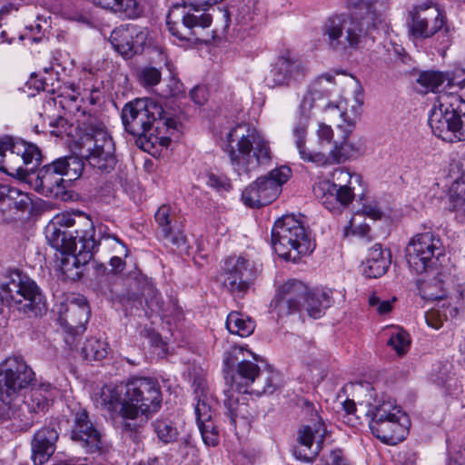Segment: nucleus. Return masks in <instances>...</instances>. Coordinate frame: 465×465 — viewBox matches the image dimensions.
I'll return each mask as SVG.
<instances>
[{
  "label": "nucleus",
  "instance_id": "f8f14e48",
  "mask_svg": "<svg viewBox=\"0 0 465 465\" xmlns=\"http://www.w3.org/2000/svg\"><path fill=\"white\" fill-rule=\"evenodd\" d=\"M37 145L14 137L0 139V171L25 181L29 171L42 162Z\"/></svg>",
  "mask_w": 465,
  "mask_h": 465
},
{
  "label": "nucleus",
  "instance_id": "4d7b16f0",
  "mask_svg": "<svg viewBox=\"0 0 465 465\" xmlns=\"http://www.w3.org/2000/svg\"><path fill=\"white\" fill-rule=\"evenodd\" d=\"M318 100L316 94H312V90L308 89L301 102L300 114H310L311 110L316 105Z\"/></svg>",
  "mask_w": 465,
  "mask_h": 465
},
{
  "label": "nucleus",
  "instance_id": "6e6d98bb",
  "mask_svg": "<svg viewBox=\"0 0 465 465\" xmlns=\"http://www.w3.org/2000/svg\"><path fill=\"white\" fill-rule=\"evenodd\" d=\"M319 464L351 465L347 458L343 455V452L341 449L331 450L329 459L325 460H321Z\"/></svg>",
  "mask_w": 465,
  "mask_h": 465
},
{
  "label": "nucleus",
  "instance_id": "3c124183",
  "mask_svg": "<svg viewBox=\"0 0 465 465\" xmlns=\"http://www.w3.org/2000/svg\"><path fill=\"white\" fill-rule=\"evenodd\" d=\"M410 343L409 335L403 331H398L393 333L388 341V344L391 346L399 355H402L406 352L410 347Z\"/></svg>",
  "mask_w": 465,
  "mask_h": 465
},
{
  "label": "nucleus",
  "instance_id": "052dcab7",
  "mask_svg": "<svg viewBox=\"0 0 465 465\" xmlns=\"http://www.w3.org/2000/svg\"><path fill=\"white\" fill-rule=\"evenodd\" d=\"M425 320L427 324L435 330H439L443 325V318L436 310L427 312L425 313Z\"/></svg>",
  "mask_w": 465,
  "mask_h": 465
},
{
  "label": "nucleus",
  "instance_id": "bb28decb",
  "mask_svg": "<svg viewBox=\"0 0 465 465\" xmlns=\"http://www.w3.org/2000/svg\"><path fill=\"white\" fill-rule=\"evenodd\" d=\"M352 125L350 124V128L337 126V131L341 133V138L333 140V148L327 157V163H344L347 160L357 158L362 153L364 149L362 142L360 139L353 141L350 138Z\"/></svg>",
  "mask_w": 465,
  "mask_h": 465
},
{
  "label": "nucleus",
  "instance_id": "1a4fd4ad",
  "mask_svg": "<svg viewBox=\"0 0 465 465\" xmlns=\"http://www.w3.org/2000/svg\"><path fill=\"white\" fill-rule=\"evenodd\" d=\"M213 22L212 15L198 5H173L166 16V25L170 34L179 41L190 45L208 43L210 35L207 29Z\"/></svg>",
  "mask_w": 465,
  "mask_h": 465
},
{
  "label": "nucleus",
  "instance_id": "864d4df0",
  "mask_svg": "<svg viewBox=\"0 0 465 465\" xmlns=\"http://www.w3.org/2000/svg\"><path fill=\"white\" fill-rule=\"evenodd\" d=\"M72 440H77L88 453L102 454L104 451L102 438H72Z\"/></svg>",
  "mask_w": 465,
  "mask_h": 465
},
{
  "label": "nucleus",
  "instance_id": "69168bd1",
  "mask_svg": "<svg viewBox=\"0 0 465 465\" xmlns=\"http://www.w3.org/2000/svg\"><path fill=\"white\" fill-rule=\"evenodd\" d=\"M383 444L397 445L405 440V438H378Z\"/></svg>",
  "mask_w": 465,
  "mask_h": 465
},
{
  "label": "nucleus",
  "instance_id": "e2e57ef3",
  "mask_svg": "<svg viewBox=\"0 0 465 465\" xmlns=\"http://www.w3.org/2000/svg\"><path fill=\"white\" fill-rule=\"evenodd\" d=\"M191 97L197 104H203L205 101V90L203 87L196 86L191 91Z\"/></svg>",
  "mask_w": 465,
  "mask_h": 465
},
{
  "label": "nucleus",
  "instance_id": "20e7f679",
  "mask_svg": "<svg viewBox=\"0 0 465 465\" xmlns=\"http://www.w3.org/2000/svg\"><path fill=\"white\" fill-rule=\"evenodd\" d=\"M224 151L239 176L257 172L268 166L272 160L269 142L246 124H238L229 131Z\"/></svg>",
  "mask_w": 465,
  "mask_h": 465
},
{
  "label": "nucleus",
  "instance_id": "0eeeda50",
  "mask_svg": "<svg viewBox=\"0 0 465 465\" xmlns=\"http://www.w3.org/2000/svg\"><path fill=\"white\" fill-rule=\"evenodd\" d=\"M91 218L84 214H62L55 216L45 227V237L50 246L60 252H74L82 243L97 242Z\"/></svg>",
  "mask_w": 465,
  "mask_h": 465
},
{
  "label": "nucleus",
  "instance_id": "7c9ffc66",
  "mask_svg": "<svg viewBox=\"0 0 465 465\" xmlns=\"http://www.w3.org/2000/svg\"><path fill=\"white\" fill-rule=\"evenodd\" d=\"M331 304V292L308 288L302 309L305 310L309 316L318 319L324 313V311Z\"/></svg>",
  "mask_w": 465,
  "mask_h": 465
},
{
  "label": "nucleus",
  "instance_id": "09e8293b",
  "mask_svg": "<svg viewBox=\"0 0 465 465\" xmlns=\"http://www.w3.org/2000/svg\"><path fill=\"white\" fill-rule=\"evenodd\" d=\"M155 222L161 228L164 238H169L172 234V218L170 206L163 204L158 208L154 214Z\"/></svg>",
  "mask_w": 465,
  "mask_h": 465
},
{
  "label": "nucleus",
  "instance_id": "49530a36",
  "mask_svg": "<svg viewBox=\"0 0 465 465\" xmlns=\"http://www.w3.org/2000/svg\"><path fill=\"white\" fill-rule=\"evenodd\" d=\"M450 192L453 208L465 212V174L451 184Z\"/></svg>",
  "mask_w": 465,
  "mask_h": 465
},
{
  "label": "nucleus",
  "instance_id": "4be33fe9",
  "mask_svg": "<svg viewBox=\"0 0 465 465\" xmlns=\"http://www.w3.org/2000/svg\"><path fill=\"white\" fill-rule=\"evenodd\" d=\"M193 387L195 395L194 399L196 400V405L194 408L196 422L201 435H219L218 427L213 420L216 401L209 393L205 381L203 379H194Z\"/></svg>",
  "mask_w": 465,
  "mask_h": 465
},
{
  "label": "nucleus",
  "instance_id": "0e129e2a",
  "mask_svg": "<svg viewBox=\"0 0 465 465\" xmlns=\"http://www.w3.org/2000/svg\"><path fill=\"white\" fill-rule=\"evenodd\" d=\"M363 212L366 215L373 218L374 220L381 219L382 216L381 210L376 205H364Z\"/></svg>",
  "mask_w": 465,
  "mask_h": 465
},
{
  "label": "nucleus",
  "instance_id": "58836bf2",
  "mask_svg": "<svg viewBox=\"0 0 465 465\" xmlns=\"http://www.w3.org/2000/svg\"><path fill=\"white\" fill-rule=\"evenodd\" d=\"M33 438L31 442L32 460L35 465L45 464L55 450L57 438Z\"/></svg>",
  "mask_w": 465,
  "mask_h": 465
},
{
  "label": "nucleus",
  "instance_id": "cd10ccee",
  "mask_svg": "<svg viewBox=\"0 0 465 465\" xmlns=\"http://www.w3.org/2000/svg\"><path fill=\"white\" fill-rule=\"evenodd\" d=\"M309 120L310 114H300L293 124L292 134L295 137L296 147L302 160L317 163L318 165L327 164L328 159L324 153L308 150L305 146Z\"/></svg>",
  "mask_w": 465,
  "mask_h": 465
},
{
  "label": "nucleus",
  "instance_id": "a878e982",
  "mask_svg": "<svg viewBox=\"0 0 465 465\" xmlns=\"http://www.w3.org/2000/svg\"><path fill=\"white\" fill-rule=\"evenodd\" d=\"M97 251V242H88L79 245L74 252H66L61 255L59 269L65 279L79 280L83 274L80 268L87 264Z\"/></svg>",
  "mask_w": 465,
  "mask_h": 465
},
{
  "label": "nucleus",
  "instance_id": "f3484780",
  "mask_svg": "<svg viewBox=\"0 0 465 465\" xmlns=\"http://www.w3.org/2000/svg\"><path fill=\"white\" fill-rule=\"evenodd\" d=\"M232 381L239 391L244 388L243 392L272 394L280 387V375L270 368L261 370L256 363L242 360L237 363Z\"/></svg>",
  "mask_w": 465,
  "mask_h": 465
},
{
  "label": "nucleus",
  "instance_id": "c03bdc74",
  "mask_svg": "<svg viewBox=\"0 0 465 465\" xmlns=\"http://www.w3.org/2000/svg\"><path fill=\"white\" fill-rule=\"evenodd\" d=\"M446 444L453 460L451 465H465V438H447Z\"/></svg>",
  "mask_w": 465,
  "mask_h": 465
},
{
  "label": "nucleus",
  "instance_id": "c756f323",
  "mask_svg": "<svg viewBox=\"0 0 465 465\" xmlns=\"http://www.w3.org/2000/svg\"><path fill=\"white\" fill-rule=\"evenodd\" d=\"M292 171L286 165L272 170L267 175L257 178L269 203H272L282 193V184L291 177Z\"/></svg>",
  "mask_w": 465,
  "mask_h": 465
},
{
  "label": "nucleus",
  "instance_id": "680f3d73",
  "mask_svg": "<svg viewBox=\"0 0 465 465\" xmlns=\"http://www.w3.org/2000/svg\"><path fill=\"white\" fill-rule=\"evenodd\" d=\"M121 417L123 419L122 427L124 432H138V425L135 421L137 417L129 418L124 417L122 413Z\"/></svg>",
  "mask_w": 465,
  "mask_h": 465
},
{
  "label": "nucleus",
  "instance_id": "a211bd4d",
  "mask_svg": "<svg viewBox=\"0 0 465 465\" xmlns=\"http://www.w3.org/2000/svg\"><path fill=\"white\" fill-rule=\"evenodd\" d=\"M369 412L371 416L369 426L373 436H380L381 430L379 426L383 424L400 436L410 433L411 422L409 415L391 397L382 395Z\"/></svg>",
  "mask_w": 465,
  "mask_h": 465
},
{
  "label": "nucleus",
  "instance_id": "e433bc0d",
  "mask_svg": "<svg viewBox=\"0 0 465 465\" xmlns=\"http://www.w3.org/2000/svg\"><path fill=\"white\" fill-rule=\"evenodd\" d=\"M226 328L232 334L248 337L253 332L255 323L250 317L238 312H232L227 316Z\"/></svg>",
  "mask_w": 465,
  "mask_h": 465
},
{
  "label": "nucleus",
  "instance_id": "f704fd0d",
  "mask_svg": "<svg viewBox=\"0 0 465 465\" xmlns=\"http://www.w3.org/2000/svg\"><path fill=\"white\" fill-rule=\"evenodd\" d=\"M324 438L314 442V438H297V443L293 446L292 452L297 460L312 461L322 450Z\"/></svg>",
  "mask_w": 465,
  "mask_h": 465
},
{
  "label": "nucleus",
  "instance_id": "c85d7f7f",
  "mask_svg": "<svg viewBox=\"0 0 465 465\" xmlns=\"http://www.w3.org/2000/svg\"><path fill=\"white\" fill-rule=\"evenodd\" d=\"M391 262L390 250L382 249L381 244L376 243L369 249L362 262V273L367 278H379L388 271Z\"/></svg>",
  "mask_w": 465,
  "mask_h": 465
},
{
  "label": "nucleus",
  "instance_id": "de8ad7c7",
  "mask_svg": "<svg viewBox=\"0 0 465 465\" xmlns=\"http://www.w3.org/2000/svg\"><path fill=\"white\" fill-rule=\"evenodd\" d=\"M123 391H124V385L120 390L118 388L103 389L101 399L109 411L114 410L119 404L121 408L123 407Z\"/></svg>",
  "mask_w": 465,
  "mask_h": 465
},
{
  "label": "nucleus",
  "instance_id": "9d476101",
  "mask_svg": "<svg viewBox=\"0 0 465 465\" xmlns=\"http://www.w3.org/2000/svg\"><path fill=\"white\" fill-rule=\"evenodd\" d=\"M272 245L280 257L293 262L312 251L310 235L293 215L276 220L272 229Z\"/></svg>",
  "mask_w": 465,
  "mask_h": 465
},
{
  "label": "nucleus",
  "instance_id": "79ce46f5",
  "mask_svg": "<svg viewBox=\"0 0 465 465\" xmlns=\"http://www.w3.org/2000/svg\"><path fill=\"white\" fill-rule=\"evenodd\" d=\"M242 197L244 203L252 208H260L270 204L257 180L244 189Z\"/></svg>",
  "mask_w": 465,
  "mask_h": 465
},
{
  "label": "nucleus",
  "instance_id": "a19ab883",
  "mask_svg": "<svg viewBox=\"0 0 465 465\" xmlns=\"http://www.w3.org/2000/svg\"><path fill=\"white\" fill-rule=\"evenodd\" d=\"M336 85L334 75L331 73H326L318 76L309 86L312 94H316L318 99L329 97Z\"/></svg>",
  "mask_w": 465,
  "mask_h": 465
},
{
  "label": "nucleus",
  "instance_id": "72a5a7b5",
  "mask_svg": "<svg viewBox=\"0 0 465 465\" xmlns=\"http://www.w3.org/2000/svg\"><path fill=\"white\" fill-rule=\"evenodd\" d=\"M304 412L308 418L302 420L298 430V436H326L328 432L326 425L311 403H306Z\"/></svg>",
  "mask_w": 465,
  "mask_h": 465
},
{
  "label": "nucleus",
  "instance_id": "b1692460",
  "mask_svg": "<svg viewBox=\"0 0 465 465\" xmlns=\"http://www.w3.org/2000/svg\"><path fill=\"white\" fill-rule=\"evenodd\" d=\"M147 37L148 30L146 28L129 25L115 28L109 40L119 54L125 58H131L143 52Z\"/></svg>",
  "mask_w": 465,
  "mask_h": 465
},
{
  "label": "nucleus",
  "instance_id": "412c9836",
  "mask_svg": "<svg viewBox=\"0 0 465 465\" xmlns=\"http://www.w3.org/2000/svg\"><path fill=\"white\" fill-rule=\"evenodd\" d=\"M307 68L298 56L287 51L278 57L266 78L269 86H288L302 81Z\"/></svg>",
  "mask_w": 465,
  "mask_h": 465
},
{
  "label": "nucleus",
  "instance_id": "39448f33",
  "mask_svg": "<svg viewBox=\"0 0 465 465\" xmlns=\"http://www.w3.org/2000/svg\"><path fill=\"white\" fill-rule=\"evenodd\" d=\"M84 171V159L71 154L59 157L42 167H35L29 171L25 181L43 196L66 202L72 197L67 190L68 183L80 178Z\"/></svg>",
  "mask_w": 465,
  "mask_h": 465
},
{
  "label": "nucleus",
  "instance_id": "5fc2aeb1",
  "mask_svg": "<svg viewBox=\"0 0 465 465\" xmlns=\"http://www.w3.org/2000/svg\"><path fill=\"white\" fill-rule=\"evenodd\" d=\"M157 436H176L179 432L173 422L167 420H158L153 423Z\"/></svg>",
  "mask_w": 465,
  "mask_h": 465
},
{
  "label": "nucleus",
  "instance_id": "4c0bfd02",
  "mask_svg": "<svg viewBox=\"0 0 465 465\" xmlns=\"http://www.w3.org/2000/svg\"><path fill=\"white\" fill-rule=\"evenodd\" d=\"M72 436H102L99 425L94 422L85 410L77 411L72 427Z\"/></svg>",
  "mask_w": 465,
  "mask_h": 465
},
{
  "label": "nucleus",
  "instance_id": "9b49d317",
  "mask_svg": "<svg viewBox=\"0 0 465 465\" xmlns=\"http://www.w3.org/2000/svg\"><path fill=\"white\" fill-rule=\"evenodd\" d=\"M162 401L160 385L155 379L135 377L124 384L120 413L129 418L138 417L139 414L147 418L158 411Z\"/></svg>",
  "mask_w": 465,
  "mask_h": 465
},
{
  "label": "nucleus",
  "instance_id": "f257e3e1",
  "mask_svg": "<svg viewBox=\"0 0 465 465\" xmlns=\"http://www.w3.org/2000/svg\"><path fill=\"white\" fill-rule=\"evenodd\" d=\"M347 2L351 10L330 16L322 25V34L332 52L348 57L366 46L378 16L371 0Z\"/></svg>",
  "mask_w": 465,
  "mask_h": 465
},
{
  "label": "nucleus",
  "instance_id": "8fccbe9b",
  "mask_svg": "<svg viewBox=\"0 0 465 465\" xmlns=\"http://www.w3.org/2000/svg\"><path fill=\"white\" fill-rule=\"evenodd\" d=\"M69 427V421L67 420H52L49 425L42 430L36 431L34 436H54L66 435L67 428Z\"/></svg>",
  "mask_w": 465,
  "mask_h": 465
},
{
  "label": "nucleus",
  "instance_id": "473e14b6",
  "mask_svg": "<svg viewBox=\"0 0 465 465\" xmlns=\"http://www.w3.org/2000/svg\"><path fill=\"white\" fill-rule=\"evenodd\" d=\"M416 82L420 85V87L417 88L418 92L422 94L438 92L443 85L452 86L454 84L453 79L450 77L449 74L437 71L421 72Z\"/></svg>",
  "mask_w": 465,
  "mask_h": 465
},
{
  "label": "nucleus",
  "instance_id": "ddd939ff",
  "mask_svg": "<svg viewBox=\"0 0 465 465\" xmlns=\"http://www.w3.org/2000/svg\"><path fill=\"white\" fill-rule=\"evenodd\" d=\"M361 183V176L345 168H336L331 179L321 180L312 187L314 196L330 212L341 213L353 201L355 193L352 183Z\"/></svg>",
  "mask_w": 465,
  "mask_h": 465
},
{
  "label": "nucleus",
  "instance_id": "13d9d810",
  "mask_svg": "<svg viewBox=\"0 0 465 465\" xmlns=\"http://www.w3.org/2000/svg\"><path fill=\"white\" fill-rule=\"evenodd\" d=\"M369 304L371 307H377V312L380 314H385L392 309L391 302L381 301L380 298L375 295L370 296Z\"/></svg>",
  "mask_w": 465,
  "mask_h": 465
},
{
  "label": "nucleus",
  "instance_id": "37998d69",
  "mask_svg": "<svg viewBox=\"0 0 465 465\" xmlns=\"http://www.w3.org/2000/svg\"><path fill=\"white\" fill-rule=\"evenodd\" d=\"M136 77L142 86L149 88L157 85L161 82L162 73L159 68L145 65L136 70Z\"/></svg>",
  "mask_w": 465,
  "mask_h": 465
},
{
  "label": "nucleus",
  "instance_id": "338daca9",
  "mask_svg": "<svg viewBox=\"0 0 465 465\" xmlns=\"http://www.w3.org/2000/svg\"><path fill=\"white\" fill-rule=\"evenodd\" d=\"M15 39V35H11L6 30H3L0 34V40L2 43L12 44Z\"/></svg>",
  "mask_w": 465,
  "mask_h": 465
},
{
  "label": "nucleus",
  "instance_id": "dca6fc26",
  "mask_svg": "<svg viewBox=\"0 0 465 465\" xmlns=\"http://www.w3.org/2000/svg\"><path fill=\"white\" fill-rule=\"evenodd\" d=\"M259 273L256 263L244 255L225 258L221 266L218 281L234 298H243Z\"/></svg>",
  "mask_w": 465,
  "mask_h": 465
},
{
  "label": "nucleus",
  "instance_id": "7ed1b4c3",
  "mask_svg": "<svg viewBox=\"0 0 465 465\" xmlns=\"http://www.w3.org/2000/svg\"><path fill=\"white\" fill-rule=\"evenodd\" d=\"M121 117L126 132L140 139L144 138L152 144L159 141L161 144L167 145L171 140L161 136L163 129L173 132L179 124L152 98H138L127 103L122 109Z\"/></svg>",
  "mask_w": 465,
  "mask_h": 465
},
{
  "label": "nucleus",
  "instance_id": "423d86ee",
  "mask_svg": "<svg viewBox=\"0 0 465 465\" xmlns=\"http://www.w3.org/2000/svg\"><path fill=\"white\" fill-rule=\"evenodd\" d=\"M5 308L28 317L45 313V298L38 285L31 279L12 272L0 277V314Z\"/></svg>",
  "mask_w": 465,
  "mask_h": 465
},
{
  "label": "nucleus",
  "instance_id": "bf43d9fd",
  "mask_svg": "<svg viewBox=\"0 0 465 465\" xmlns=\"http://www.w3.org/2000/svg\"><path fill=\"white\" fill-rule=\"evenodd\" d=\"M333 130L330 125H327L323 123L319 124L318 129H317V136L320 141V143H331L333 142Z\"/></svg>",
  "mask_w": 465,
  "mask_h": 465
},
{
  "label": "nucleus",
  "instance_id": "603ef678",
  "mask_svg": "<svg viewBox=\"0 0 465 465\" xmlns=\"http://www.w3.org/2000/svg\"><path fill=\"white\" fill-rule=\"evenodd\" d=\"M206 184L218 192H229L232 189V184L227 176L223 174H216L214 173H208L205 176Z\"/></svg>",
  "mask_w": 465,
  "mask_h": 465
},
{
  "label": "nucleus",
  "instance_id": "6ab92c4d",
  "mask_svg": "<svg viewBox=\"0 0 465 465\" xmlns=\"http://www.w3.org/2000/svg\"><path fill=\"white\" fill-rule=\"evenodd\" d=\"M58 321L65 331L64 341L70 349L76 348L77 337L85 330L90 308L84 297H77L56 305Z\"/></svg>",
  "mask_w": 465,
  "mask_h": 465
},
{
  "label": "nucleus",
  "instance_id": "393cba45",
  "mask_svg": "<svg viewBox=\"0 0 465 465\" xmlns=\"http://www.w3.org/2000/svg\"><path fill=\"white\" fill-rule=\"evenodd\" d=\"M308 286L298 280H289L281 285L274 298L275 308L281 315H291L302 310Z\"/></svg>",
  "mask_w": 465,
  "mask_h": 465
},
{
  "label": "nucleus",
  "instance_id": "f03ea898",
  "mask_svg": "<svg viewBox=\"0 0 465 465\" xmlns=\"http://www.w3.org/2000/svg\"><path fill=\"white\" fill-rule=\"evenodd\" d=\"M406 259L410 269L417 274H431L432 278L418 281L422 297L442 300L448 296L450 276L439 272L445 260V246L439 235L426 232L417 233L406 247Z\"/></svg>",
  "mask_w": 465,
  "mask_h": 465
},
{
  "label": "nucleus",
  "instance_id": "5701e85b",
  "mask_svg": "<svg viewBox=\"0 0 465 465\" xmlns=\"http://www.w3.org/2000/svg\"><path fill=\"white\" fill-rule=\"evenodd\" d=\"M99 246L114 253L109 261L110 269L104 263L94 262L95 265L94 268L96 277H104L105 281H109L113 276L120 275L125 269L126 262L124 258L128 256L129 250L125 243L114 234H102L97 241V248Z\"/></svg>",
  "mask_w": 465,
  "mask_h": 465
},
{
  "label": "nucleus",
  "instance_id": "4468645a",
  "mask_svg": "<svg viewBox=\"0 0 465 465\" xmlns=\"http://www.w3.org/2000/svg\"><path fill=\"white\" fill-rule=\"evenodd\" d=\"M84 147L87 154L85 160L89 165L102 173L114 170L117 158L114 143L107 133L104 124L96 119L84 123Z\"/></svg>",
  "mask_w": 465,
  "mask_h": 465
},
{
  "label": "nucleus",
  "instance_id": "774afa93",
  "mask_svg": "<svg viewBox=\"0 0 465 465\" xmlns=\"http://www.w3.org/2000/svg\"><path fill=\"white\" fill-rule=\"evenodd\" d=\"M343 409L348 414H351L355 411L356 406L352 400H346L343 402Z\"/></svg>",
  "mask_w": 465,
  "mask_h": 465
},
{
  "label": "nucleus",
  "instance_id": "a18cd8bd",
  "mask_svg": "<svg viewBox=\"0 0 465 465\" xmlns=\"http://www.w3.org/2000/svg\"><path fill=\"white\" fill-rule=\"evenodd\" d=\"M52 387L50 384L41 385L37 389H33L31 395V409L36 411H44L49 404V398Z\"/></svg>",
  "mask_w": 465,
  "mask_h": 465
},
{
  "label": "nucleus",
  "instance_id": "aec40b11",
  "mask_svg": "<svg viewBox=\"0 0 465 465\" xmlns=\"http://www.w3.org/2000/svg\"><path fill=\"white\" fill-rule=\"evenodd\" d=\"M446 23L444 14L432 1L414 6L409 11L407 25L409 34L414 38L425 39L443 29Z\"/></svg>",
  "mask_w": 465,
  "mask_h": 465
},
{
  "label": "nucleus",
  "instance_id": "2f4dec72",
  "mask_svg": "<svg viewBox=\"0 0 465 465\" xmlns=\"http://www.w3.org/2000/svg\"><path fill=\"white\" fill-rule=\"evenodd\" d=\"M0 203L25 212L32 205L28 193L6 183H0Z\"/></svg>",
  "mask_w": 465,
  "mask_h": 465
},
{
  "label": "nucleus",
  "instance_id": "6e6552de",
  "mask_svg": "<svg viewBox=\"0 0 465 465\" xmlns=\"http://www.w3.org/2000/svg\"><path fill=\"white\" fill-rule=\"evenodd\" d=\"M428 122L433 134L445 142L465 140V100L455 93H440Z\"/></svg>",
  "mask_w": 465,
  "mask_h": 465
},
{
  "label": "nucleus",
  "instance_id": "2eb2a0df",
  "mask_svg": "<svg viewBox=\"0 0 465 465\" xmlns=\"http://www.w3.org/2000/svg\"><path fill=\"white\" fill-rule=\"evenodd\" d=\"M35 374L20 357H9L0 363V402L11 409L23 391L35 385Z\"/></svg>",
  "mask_w": 465,
  "mask_h": 465
},
{
  "label": "nucleus",
  "instance_id": "ea45409f",
  "mask_svg": "<svg viewBox=\"0 0 465 465\" xmlns=\"http://www.w3.org/2000/svg\"><path fill=\"white\" fill-rule=\"evenodd\" d=\"M108 344L97 338L87 339L81 349L82 356L88 361H100L107 355Z\"/></svg>",
  "mask_w": 465,
  "mask_h": 465
},
{
  "label": "nucleus",
  "instance_id": "c9c22d12",
  "mask_svg": "<svg viewBox=\"0 0 465 465\" xmlns=\"http://www.w3.org/2000/svg\"><path fill=\"white\" fill-rule=\"evenodd\" d=\"M224 406L227 408L230 415V425L233 427L232 432L235 436L250 432V421L243 416H240L241 406L238 400L228 396L224 400Z\"/></svg>",
  "mask_w": 465,
  "mask_h": 465
}]
</instances>
